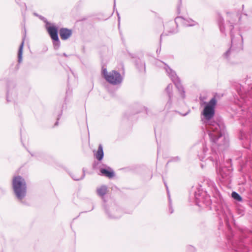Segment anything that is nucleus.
Returning a JSON list of instances; mask_svg holds the SVG:
<instances>
[{"label": "nucleus", "mask_w": 252, "mask_h": 252, "mask_svg": "<svg viewBox=\"0 0 252 252\" xmlns=\"http://www.w3.org/2000/svg\"><path fill=\"white\" fill-rule=\"evenodd\" d=\"M216 103V99L214 97L205 106L203 114L205 119L206 127L211 140L220 146L222 143L219 142V140H223L225 139L224 135V126L222 124L211 120L215 115Z\"/></svg>", "instance_id": "1"}, {"label": "nucleus", "mask_w": 252, "mask_h": 252, "mask_svg": "<svg viewBox=\"0 0 252 252\" xmlns=\"http://www.w3.org/2000/svg\"><path fill=\"white\" fill-rule=\"evenodd\" d=\"M12 186L16 197L22 200L26 194V184L25 180L20 176L13 179Z\"/></svg>", "instance_id": "2"}, {"label": "nucleus", "mask_w": 252, "mask_h": 252, "mask_svg": "<svg viewBox=\"0 0 252 252\" xmlns=\"http://www.w3.org/2000/svg\"><path fill=\"white\" fill-rule=\"evenodd\" d=\"M102 74L105 80L112 85L120 84L123 80L122 76L116 70H112L108 72L106 68H102Z\"/></svg>", "instance_id": "3"}, {"label": "nucleus", "mask_w": 252, "mask_h": 252, "mask_svg": "<svg viewBox=\"0 0 252 252\" xmlns=\"http://www.w3.org/2000/svg\"><path fill=\"white\" fill-rule=\"evenodd\" d=\"M233 28V27L232 26L230 32L231 37V46L230 49L226 51L224 54V56L226 58H228L231 50H240L242 48L243 37L239 33L237 34L236 35H233L232 32Z\"/></svg>", "instance_id": "4"}, {"label": "nucleus", "mask_w": 252, "mask_h": 252, "mask_svg": "<svg viewBox=\"0 0 252 252\" xmlns=\"http://www.w3.org/2000/svg\"><path fill=\"white\" fill-rule=\"evenodd\" d=\"M165 69L168 75L174 83L178 91L181 92L182 97L184 98L185 97V92L184 90L183 87L181 84V81L177 76L176 72L167 65L165 67Z\"/></svg>", "instance_id": "5"}, {"label": "nucleus", "mask_w": 252, "mask_h": 252, "mask_svg": "<svg viewBox=\"0 0 252 252\" xmlns=\"http://www.w3.org/2000/svg\"><path fill=\"white\" fill-rule=\"evenodd\" d=\"M60 37L63 40L68 39L72 35V31L67 28H61L59 31Z\"/></svg>", "instance_id": "6"}, {"label": "nucleus", "mask_w": 252, "mask_h": 252, "mask_svg": "<svg viewBox=\"0 0 252 252\" xmlns=\"http://www.w3.org/2000/svg\"><path fill=\"white\" fill-rule=\"evenodd\" d=\"M47 31L52 38V39L59 38L58 35V28L55 26H50L47 27Z\"/></svg>", "instance_id": "7"}, {"label": "nucleus", "mask_w": 252, "mask_h": 252, "mask_svg": "<svg viewBox=\"0 0 252 252\" xmlns=\"http://www.w3.org/2000/svg\"><path fill=\"white\" fill-rule=\"evenodd\" d=\"M176 21H181V22L185 26H193L195 25L197 23L191 19H185L181 17H177L175 19Z\"/></svg>", "instance_id": "8"}, {"label": "nucleus", "mask_w": 252, "mask_h": 252, "mask_svg": "<svg viewBox=\"0 0 252 252\" xmlns=\"http://www.w3.org/2000/svg\"><path fill=\"white\" fill-rule=\"evenodd\" d=\"M94 156L96 159L99 161L102 159L104 156L103 147L101 144H99L97 152L94 154Z\"/></svg>", "instance_id": "9"}, {"label": "nucleus", "mask_w": 252, "mask_h": 252, "mask_svg": "<svg viewBox=\"0 0 252 252\" xmlns=\"http://www.w3.org/2000/svg\"><path fill=\"white\" fill-rule=\"evenodd\" d=\"M24 44V38L19 47L18 53V62L19 63H21L22 61V54H23V49Z\"/></svg>", "instance_id": "10"}, {"label": "nucleus", "mask_w": 252, "mask_h": 252, "mask_svg": "<svg viewBox=\"0 0 252 252\" xmlns=\"http://www.w3.org/2000/svg\"><path fill=\"white\" fill-rule=\"evenodd\" d=\"M100 172L102 175L109 177V178H112L114 176V173L113 170L109 171L105 169H101Z\"/></svg>", "instance_id": "11"}, {"label": "nucleus", "mask_w": 252, "mask_h": 252, "mask_svg": "<svg viewBox=\"0 0 252 252\" xmlns=\"http://www.w3.org/2000/svg\"><path fill=\"white\" fill-rule=\"evenodd\" d=\"M107 190V187L105 186H102L99 188L97 189V193L99 196L103 197L106 193Z\"/></svg>", "instance_id": "12"}, {"label": "nucleus", "mask_w": 252, "mask_h": 252, "mask_svg": "<svg viewBox=\"0 0 252 252\" xmlns=\"http://www.w3.org/2000/svg\"><path fill=\"white\" fill-rule=\"evenodd\" d=\"M172 85L170 84H168V86L166 87L165 91L166 93L168 94V95L169 97V100H170L171 97L172 96Z\"/></svg>", "instance_id": "13"}, {"label": "nucleus", "mask_w": 252, "mask_h": 252, "mask_svg": "<svg viewBox=\"0 0 252 252\" xmlns=\"http://www.w3.org/2000/svg\"><path fill=\"white\" fill-rule=\"evenodd\" d=\"M53 40V44L54 46V48L55 50H57L59 48L60 46V41L59 40V38L56 39H54Z\"/></svg>", "instance_id": "14"}, {"label": "nucleus", "mask_w": 252, "mask_h": 252, "mask_svg": "<svg viewBox=\"0 0 252 252\" xmlns=\"http://www.w3.org/2000/svg\"><path fill=\"white\" fill-rule=\"evenodd\" d=\"M223 19L221 17H219L218 19V24L220 27V31L221 32H223L224 31V27L223 26Z\"/></svg>", "instance_id": "15"}, {"label": "nucleus", "mask_w": 252, "mask_h": 252, "mask_svg": "<svg viewBox=\"0 0 252 252\" xmlns=\"http://www.w3.org/2000/svg\"><path fill=\"white\" fill-rule=\"evenodd\" d=\"M232 197L235 200L241 201H242V198L241 196L236 192L233 191L231 194Z\"/></svg>", "instance_id": "16"}, {"label": "nucleus", "mask_w": 252, "mask_h": 252, "mask_svg": "<svg viewBox=\"0 0 252 252\" xmlns=\"http://www.w3.org/2000/svg\"><path fill=\"white\" fill-rule=\"evenodd\" d=\"M116 212L117 213H118V214H116L114 212V211H111V215H110V218H115V219H117V218H118L120 217L121 216V211L120 210H116Z\"/></svg>", "instance_id": "17"}, {"label": "nucleus", "mask_w": 252, "mask_h": 252, "mask_svg": "<svg viewBox=\"0 0 252 252\" xmlns=\"http://www.w3.org/2000/svg\"><path fill=\"white\" fill-rule=\"evenodd\" d=\"M83 173L81 174V175L80 177H77L76 175H73L71 176L72 179L76 181H78V180H81V179H83L84 177H85V173H84V169H83Z\"/></svg>", "instance_id": "18"}, {"label": "nucleus", "mask_w": 252, "mask_h": 252, "mask_svg": "<svg viewBox=\"0 0 252 252\" xmlns=\"http://www.w3.org/2000/svg\"><path fill=\"white\" fill-rule=\"evenodd\" d=\"M165 185L166 187V189H167V193H168V198H169V211H170V214H172L173 212V209L172 207L171 206V199H170V195L169 194V191L168 190V188L165 184Z\"/></svg>", "instance_id": "19"}, {"label": "nucleus", "mask_w": 252, "mask_h": 252, "mask_svg": "<svg viewBox=\"0 0 252 252\" xmlns=\"http://www.w3.org/2000/svg\"><path fill=\"white\" fill-rule=\"evenodd\" d=\"M140 67H141V68L139 69L140 71H142V70L144 71H145V65L144 63H140Z\"/></svg>", "instance_id": "20"}, {"label": "nucleus", "mask_w": 252, "mask_h": 252, "mask_svg": "<svg viewBox=\"0 0 252 252\" xmlns=\"http://www.w3.org/2000/svg\"><path fill=\"white\" fill-rule=\"evenodd\" d=\"M195 248L192 246H190L189 247L188 250V252H194Z\"/></svg>", "instance_id": "21"}, {"label": "nucleus", "mask_w": 252, "mask_h": 252, "mask_svg": "<svg viewBox=\"0 0 252 252\" xmlns=\"http://www.w3.org/2000/svg\"><path fill=\"white\" fill-rule=\"evenodd\" d=\"M117 13V15H118V21H119V22H120V17L119 16V13L118 12Z\"/></svg>", "instance_id": "22"}, {"label": "nucleus", "mask_w": 252, "mask_h": 252, "mask_svg": "<svg viewBox=\"0 0 252 252\" xmlns=\"http://www.w3.org/2000/svg\"><path fill=\"white\" fill-rule=\"evenodd\" d=\"M195 198H196V199L197 200H198L199 201H200V198H198V197L197 196V195H196V194H195Z\"/></svg>", "instance_id": "23"}, {"label": "nucleus", "mask_w": 252, "mask_h": 252, "mask_svg": "<svg viewBox=\"0 0 252 252\" xmlns=\"http://www.w3.org/2000/svg\"><path fill=\"white\" fill-rule=\"evenodd\" d=\"M179 160L178 157H176L174 158V160Z\"/></svg>", "instance_id": "24"}, {"label": "nucleus", "mask_w": 252, "mask_h": 252, "mask_svg": "<svg viewBox=\"0 0 252 252\" xmlns=\"http://www.w3.org/2000/svg\"><path fill=\"white\" fill-rule=\"evenodd\" d=\"M63 55L64 57H67V55L65 53H63Z\"/></svg>", "instance_id": "25"}, {"label": "nucleus", "mask_w": 252, "mask_h": 252, "mask_svg": "<svg viewBox=\"0 0 252 252\" xmlns=\"http://www.w3.org/2000/svg\"><path fill=\"white\" fill-rule=\"evenodd\" d=\"M236 251H238V252H240V250H239V249H237V250H236Z\"/></svg>", "instance_id": "26"}, {"label": "nucleus", "mask_w": 252, "mask_h": 252, "mask_svg": "<svg viewBox=\"0 0 252 252\" xmlns=\"http://www.w3.org/2000/svg\"><path fill=\"white\" fill-rule=\"evenodd\" d=\"M163 35V34H161V35H160V39H161V38H162Z\"/></svg>", "instance_id": "27"}, {"label": "nucleus", "mask_w": 252, "mask_h": 252, "mask_svg": "<svg viewBox=\"0 0 252 252\" xmlns=\"http://www.w3.org/2000/svg\"><path fill=\"white\" fill-rule=\"evenodd\" d=\"M58 121H57V122L55 123V126H57V125H58Z\"/></svg>", "instance_id": "28"}, {"label": "nucleus", "mask_w": 252, "mask_h": 252, "mask_svg": "<svg viewBox=\"0 0 252 252\" xmlns=\"http://www.w3.org/2000/svg\"><path fill=\"white\" fill-rule=\"evenodd\" d=\"M210 158V160H211L213 161V158Z\"/></svg>", "instance_id": "29"}, {"label": "nucleus", "mask_w": 252, "mask_h": 252, "mask_svg": "<svg viewBox=\"0 0 252 252\" xmlns=\"http://www.w3.org/2000/svg\"><path fill=\"white\" fill-rule=\"evenodd\" d=\"M216 166H218V161H216Z\"/></svg>", "instance_id": "30"}, {"label": "nucleus", "mask_w": 252, "mask_h": 252, "mask_svg": "<svg viewBox=\"0 0 252 252\" xmlns=\"http://www.w3.org/2000/svg\"><path fill=\"white\" fill-rule=\"evenodd\" d=\"M208 200L207 201L209 202L210 201V199L209 198V197H208Z\"/></svg>", "instance_id": "31"}]
</instances>
